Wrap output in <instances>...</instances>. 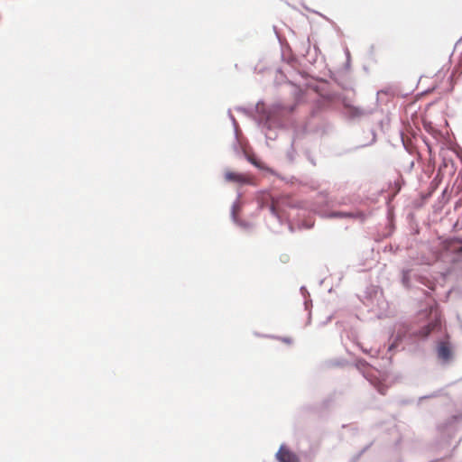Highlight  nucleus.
Here are the masks:
<instances>
[{"instance_id":"nucleus-1","label":"nucleus","mask_w":462,"mask_h":462,"mask_svg":"<svg viewBox=\"0 0 462 462\" xmlns=\"http://www.w3.org/2000/svg\"><path fill=\"white\" fill-rule=\"evenodd\" d=\"M225 180L228 182L238 183L240 185L244 184H253V178L249 174L239 173L232 171H226L225 172Z\"/></svg>"},{"instance_id":"nucleus-2","label":"nucleus","mask_w":462,"mask_h":462,"mask_svg":"<svg viewBox=\"0 0 462 462\" xmlns=\"http://www.w3.org/2000/svg\"><path fill=\"white\" fill-rule=\"evenodd\" d=\"M276 458L279 462H300L298 456L287 448L285 446H281L276 453Z\"/></svg>"},{"instance_id":"nucleus-3","label":"nucleus","mask_w":462,"mask_h":462,"mask_svg":"<svg viewBox=\"0 0 462 462\" xmlns=\"http://www.w3.org/2000/svg\"><path fill=\"white\" fill-rule=\"evenodd\" d=\"M444 246L447 250H449L455 254H462V238L453 237L447 239L444 242Z\"/></svg>"},{"instance_id":"nucleus-4","label":"nucleus","mask_w":462,"mask_h":462,"mask_svg":"<svg viewBox=\"0 0 462 462\" xmlns=\"http://www.w3.org/2000/svg\"><path fill=\"white\" fill-rule=\"evenodd\" d=\"M440 318L435 317L434 320L420 330L419 335L422 337H428L433 330L438 329L440 327Z\"/></svg>"},{"instance_id":"nucleus-5","label":"nucleus","mask_w":462,"mask_h":462,"mask_svg":"<svg viewBox=\"0 0 462 462\" xmlns=\"http://www.w3.org/2000/svg\"><path fill=\"white\" fill-rule=\"evenodd\" d=\"M438 356L440 359L448 361L451 357V349L448 343L441 342L438 346Z\"/></svg>"},{"instance_id":"nucleus-6","label":"nucleus","mask_w":462,"mask_h":462,"mask_svg":"<svg viewBox=\"0 0 462 462\" xmlns=\"http://www.w3.org/2000/svg\"><path fill=\"white\" fill-rule=\"evenodd\" d=\"M346 107L349 108V111L354 115V116H360L362 114V112L360 111L359 108L357 107H353V106H346Z\"/></svg>"},{"instance_id":"nucleus-7","label":"nucleus","mask_w":462,"mask_h":462,"mask_svg":"<svg viewBox=\"0 0 462 462\" xmlns=\"http://www.w3.org/2000/svg\"><path fill=\"white\" fill-rule=\"evenodd\" d=\"M282 342H285V343H287V344H291V343H292V339H291V338H290V337H283V338H282Z\"/></svg>"}]
</instances>
